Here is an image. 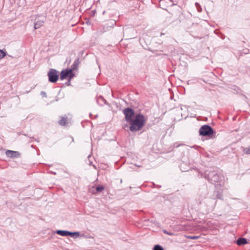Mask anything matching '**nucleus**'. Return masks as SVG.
<instances>
[{"label": "nucleus", "mask_w": 250, "mask_h": 250, "mask_svg": "<svg viewBox=\"0 0 250 250\" xmlns=\"http://www.w3.org/2000/svg\"><path fill=\"white\" fill-rule=\"evenodd\" d=\"M145 123V116L142 114H137L135 116L134 119L129 122V129L132 132L140 131L144 126Z\"/></svg>", "instance_id": "f257e3e1"}, {"label": "nucleus", "mask_w": 250, "mask_h": 250, "mask_svg": "<svg viewBox=\"0 0 250 250\" xmlns=\"http://www.w3.org/2000/svg\"><path fill=\"white\" fill-rule=\"evenodd\" d=\"M205 177L212 184L219 182L221 180L220 176L215 171L206 170Z\"/></svg>", "instance_id": "f03ea898"}, {"label": "nucleus", "mask_w": 250, "mask_h": 250, "mask_svg": "<svg viewBox=\"0 0 250 250\" xmlns=\"http://www.w3.org/2000/svg\"><path fill=\"white\" fill-rule=\"evenodd\" d=\"M59 72L57 70L53 68L50 69L47 74L49 81L51 83H56L59 79Z\"/></svg>", "instance_id": "7ed1b4c3"}, {"label": "nucleus", "mask_w": 250, "mask_h": 250, "mask_svg": "<svg viewBox=\"0 0 250 250\" xmlns=\"http://www.w3.org/2000/svg\"><path fill=\"white\" fill-rule=\"evenodd\" d=\"M213 133V129L208 125H204L199 129V134L203 136H209Z\"/></svg>", "instance_id": "20e7f679"}, {"label": "nucleus", "mask_w": 250, "mask_h": 250, "mask_svg": "<svg viewBox=\"0 0 250 250\" xmlns=\"http://www.w3.org/2000/svg\"><path fill=\"white\" fill-rule=\"evenodd\" d=\"M123 113L125 116V119L127 123H129L130 121H132L133 117L134 116V110L129 107L125 108Z\"/></svg>", "instance_id": "39448f33"}, {"label": "nucleus", "mask_w": 250, "mask_h": 250, "mask_svg": "<svg viewBox=\"0 0 250 250\" xmlns=\"http://www.w3.org/2000/svg\"><path fill=\"white\" fill-rule=\"evenodd\" d=\"M35 20V21L34 25V29H37L40 28L43 25L45 21V18L44 17H42L41 19L36 18Z\"/></svg>", "instance_id": "423d86ee"}, {"label": "nucleus", "mask_w": 250, "mask_h": 250, "mask_svg": "<svg viewBox=\"0 0 250 250\" xmlns=\"http://www.w3.org/2000/svg\"><path fill=\"white\" fill-rule=\"evenodd\" d=\"M5 153L8 157L12 158H18L20 156V153L18 151L8 150L6 151Z\"/></svg>", "instance_id": "0eeeda50"}, {"label": "nucleus", "mask_w": 250, "mask_h": 250, "mask_svg": "<svg viewBox=\"0 0 250 250\" xmlns=\"http://www.w3.org/2000/svg\"><path fill=\"white\" fill-rule=\"evenodd\" d=\"M69 75V69L63 70L61 72L60 79L62 80L66 79Z\"/></svg>", "instance_id": "6e6552de"}, {"label": "nucleus", "mask_w": 250, "mask_h": 250, "mask_svg": "<svg viewBox=\"0 0 250 250\" xmlns=\"http://www.w3.org/2000/svg\"><path fill=\"white\" fill-rule=\"evenodd\" d=\"M247 243V240L246 238H239L237 239L236 241V244L238 246H241Z\"/></svg>", "instance_id": "1a4fd4ad"}, {"label": "nucleus", "mask_w": 250, "mask_h": 250, "mask_svg": "<svg viewBox=\"0 0 250 250\" xmlns=\"http://www.w3.org/2000/svg\"><path fill=\"white\" fill-rule=\"evenodd\" d=\"M56 233L61 236H69L70 231L67 230H58L56 231Z\"/></svg>", "instance_id": "9d476101"}, {"label": "nucleus", "mask_w": 250, "mask_h": 250, "mask_svg": "<svg viewBox=\"0 0 250 250\" xmlns=\"http://www.w3.org/2000/svg\"><path fill=\"white\" fill-rule=\"evenodd\" d=\"M80 63L79 59H76L74 62H73L72 65V70H76L77 68L78 67L79 64Z\"/></svg>", "instance_id": "9b49d317"}, {"label": "nucleus", "mask_w": 250, "mask_h": 250, "mask_svg": "<svg viewBox=\"0 0 250 250\" xmlns=\"http://www.w3.org/2000/svg\"><path fill=\"white\" fill-rule=\"evenodd\" d=\"M59 123L60 125L62 126H64L66 125L67 123V117H62L59 121Z\"/></svg>", "instance_id": "f8f14e48"}, {"label": "nucleus", "mask_w": 250, "mask_h": 250, "mask_svg": "<svg viewBox=\"0 0 250 250\" xmlns=\"http://www.w3.org/2000/svg\"><path fill=\"white\" fill-rule=\"evenodd\" d=\"M72 69H69V75L68 76L69 81L74 77V74L72 72Z\"/></svg>", "instance_id": "ddd939ff"}, {"label": "nucleus", "mask_w": 250, "mask_h": 250, "mask_svg": "<svg viewBox=\"0 0 250 250\" xmlns=\"http://www.w3.org/2000/svg\"><path fill=\"white\" fill-rule=\"evenodd\" d=\"M243 152L246 154H250V146L248 147L244 148Z\"/></svg>", "instance_id": "4468645a"}, {"label": "nucleus", "mask_w": 250, "mask_h": 250, "mask_svg": "<svg viewBox=\"0 0 250 250\" xmlns=\"http://www.w3.org/2000/svg\"><path fill=\"white\" fill-rule=\"evenodd\" d=\"M104 189V187L103 186H98L96 188V191L97 192H102Z\"/></svg>", "instance_id": "2eb2a0df"}, {"label": "nucleus", "mask_w": 250, "mask_h": 250, "mask_svg": "<svg viewBox=\"0 0 250 250\" xmlns=\"http://www.w3.org/2000/svg\"><path fill=\"white\" fill-rule=\"evenodd\" d=\"M186 237L188 239H194V240L200 238V236H195V235H193V236L188 235V236H186Z\"/></svg>", "instance_id": "dca6fc26"}, {"label": "nucleus", "mask_w": 250, "mask_h": 250, "mask_svg": "<svg viewBox=\"0 0 250 250\" xmlns=\"http://www.w3.org/2000/svg\"><path fill=\"white\" fill-rule=\"evenodd\" d=\"M6 55V52L3 50L0 49V59L3 58Z\"/></svg>", "instance_id": "f3484780"}, {"label": "nucleus", "mask_w": 250, "mask_h": 250, "mask_svg": "<svg viewBox=\"0 0 250 250\" xmlns=\"http://www.w3.org/2000/svg\"><path fill=\"white\" fill-rule=\"evenodd\" d=\"M153 250H164V249L160 245H156L154 246Z\"/></svg>", "instance_id": "a211bd4d"}, {"label": "nucleus", "mask_w": 250, "mask_h": 250, "mask_svg": "<svg viewBox=\"0 0 250 250\" xmlns=\"http://www.w3.org/2000/svg\"><path fill=\"white\" fill-rule=\"evenodd\" d=\"M75 235H77V236H79L80 233L79 232H72L70 231L69 236H70L71 237H73Z\"/></svg>", "instance_id": "6ab92c4d"}, {"label": "nucleus", "mask_w": 250, "mask_h": 250, "mask_svg": "<svg viewBox=\"0 0 250 250\" xmlns=\"http://www.w3.org/2000/svg\"><path fill=\"white\" fill-rule=\"evenodd\" d=\"M163 232L165 233V234H167V235H172L173 234L172 233H171V232H168L166 230H163Z\"/></svg>", "instance_id": "aec40b11"}, {"label": "nucleus", "mask_w": 250, "mask_h": 250, "mask_svg": "<svg viewBox=\"0 0 250 250\" xmlns=\"http://www.w3.org/2000/svg\"><path fill=\"white\" fill-rule=\"evenodd\" d=\"M41 95L43 97H46V93L44 91H42L41 92Z\"/></svg>", "instance_id": "412c9836"}, {"label": "nucleus", "mask_w": 250, "mask_h": 250, "mask_svg": "<svg viewBox=\"0 0 250 250\" xmlns=\"http://www.w3.org/2000/svg\"><path fill=\"white\" fill-rule=\"evenodd\" d=\"M197 10L199 12H200L202 11V8L200 6H199L198 7H197Z\"/></svg>", "instance_id": "4be33fe9"}, {"label": "nucleus", "mask_w": 250, "mask_h": 250, "mask_svg": "<svg viewBox=\"0 0 250 250\" xmlns=\"http://www.w3.org/2000/svg\"><path fill=\"white\" fill-rule=\"evenodd\" d=\"M66 84H67V85H70L71 83H70V81H69V79H68V82L66 83Z\"/></svg>", "instance_id": "5701e85b"}, {"label": "nucleus", "mask_w": 250, "mask_h": 250, "mask_svg": "<svg viewBox=\"0 0 250 250\" xmlns=\"http://www.w3.org/2000/svg\"><path fill=\"white\" fill-rule=\"evenodd\" d=\"M195 5H196V7H198L199 6H200V5L199 4V3H197V2H196V3H195Z\"/></svg>", "instance_id": "b1692460"}, {"label": "nucleus", "mask_w": 250, "mask_h": 250, "mask_svg": "<svg viewBox=\"0 0 250 250\" xmlns=\"http://www.w3.org/2000/svg\"><path fill=\"white\" fill-rule=\"evenodd\" d=\"M126 126V125H125L123 126V128H125V127Z\"/></svg>", "instance_id": "393cba45"}]
</instances>
